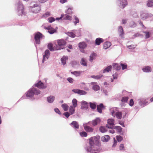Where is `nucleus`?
Here are the masks:
<instances>
[{"mask_svg":"<svg viewBox=\"0 0 153 153\" xmlns=\"http://www.w3.org/2000/svg\"><path fill=\"white\" fill-rule=\"evenodd\" d=\"M89 140L90 147L87 148V151L90 153H96V152H94L96 150L95 146L99 145V138L94 136L90 138Z\"/></svg>","mask_w":153,"mask_h":153,"instance_id":"nucleus-1","label":"nucleus"},{"mask_svg":"<svg viewBox=\"0 0 153 153\" xmlns=\"http://www.w3.org/2000/svg\"><path fill=\"white\" fill-rule=\"evenodd\" d=\"M16 6L17 8V13L18 15H25L26 14L24 11L23 5L21 1H19L16 4Z\"/></svg>","mask_w":153,"mask_h":153,"instance_id":"nucleus-2","label":"nucleus"},{"mask_svg":"<svg viewBox=\"0 0 153 153\" xmlns=\"http://www.w3.org/2000/svg\"><path fill=\"white\" fill-rule=\"evenodd\" d=\"M44 36L39 32H37L34 34V40L36 44H40V40L41 39H44Z\"/></svg>","mask_w":153,"mask_h":153,"instance_id":"nucleus-3","label":"nucleus"},{"mask_svg":"<svg viewBox=\"0 0 153 153\" xmlns=\"http://www.w3.org/2000/svg\"><path fill=\"white\" fill-rule=\"evenodd\" d=\"M29 9L31 11L35 13H37L39 12L41 10L40 7L37 4H34L33 5L30 6Z\"/></svg>","mask_w":153,"mask_h":153,"instance_id":"nucleus-4","label":"nucleus"},{"mask_svg":"<svg viewBox=\"0 0 153 153\" xmlns=\"http://www.w3.org/2000/svg\"><path fill=\"white\" fill-rule=\"evenodd\" d=\"M118 5L122 8H124L128 4L126 0H118Z\"/></svg>","mask_w":153,"mask_h":153,"instance_id":"nucleus-5","label":"nucleus"},{"mask_svg":"<svg viewBox=\"0 0 153 153\" xmlns=\"http://www.w3.org/2000/svg\"><path fill=\"white\" fill-rule=\"evenodd\" d=\"M114 120L113 119H109L107 120L108 124L106 125V127L112 128L114 124Z\"/></svg>","mask_w":153,"mask_h":153,"instance_id":"nucleus-6","label":"nucleus"},{"mask_svg":"<svg viewBox=\"0 0 153 153\" xmlns=\"http://www.w3.org/2000/svg\"><path fill=\"white\" fill-rule=\"evenodd\" d=\"M56 41L59 47H63L66 44V41L63 39H58Z\"/></svg>","mask_w":153,"mask_h":153,"instance_id":"nucleus-7","label":"nucleus"},{"mask_svg":"<svg viewBox=\"0 0 153 153\" xmlns=\"http://www.w3.org/2000/svg\"><path fill=\"white\" fill-rule=\"evenodd\" d=\"M35 86L40 89H44L47 87L46 85H44L43 83L40 81L35 84Z\"/></svg>","mask_w":153,"mask_h":153,"instance_id":"nucleus-8","label":"nucleus"},{"mask_svg":"<svg viewBox=\"0 0 153 153\" xmlns=\"http://www.w3.org/2000/svg\"><path fill=\"white\" fill-rule=\"evenodd\" d=\"M72 91L75 93L78 94L80 95H85L87 93V92L85 91L78 89H73Z\"/></svg>","mask_w":153,"mask_h":153,"instance_id":"nucleus-9","label":"nucleus"},{"mask_svg":"<svg viewBox=\"0 0 153 153\" xmlns=\"http://www.w3.org/2000/svg\"><path fill=\"white\" fill-rule=\"evenodd\" d=\"M91 84L92 85V89L95 91L99 90L100 89V86L97 85L96 82H92Z\"/></svg>","mask_w":153,"mask_h":153,"instance_id":"nucleus-10","label":"nucleus"},{"mask_svg":"<svg viewBox=\"0 0 153 153\" xmlns=\"http://www.w3.org/2000/svg\"><path fill=\"white\" fill-rule=\"evenodd\" d=\"M118 32L119 36L121 38H124V32L123 28L121 26L119 27Z\"/></svg>","mask_w":153,"mask_h":153,"instance_id":"nucleus-11","label":"nucleus"},{"mask_svg":"<svg viewBox=\"0 0 153 153\" xmlns=\"http://www.w3.org/2000/svg\"><path fill=\"white\" fill-rule=\"evenodd\" d=\"M50 55L49 51V50H47L45 52V55H43L42 60V62H44L46 59H48Z\"/></svg>","mask_w":153,"mask_h":153,"instance_id":"nucleus-12","label":"nucleus"},{"mask_svg":"<svg viewBox=\"0 0 153 153\" xmlns=\"http://www.w3.org/2000/svg\"><path fill=\"white\" fill-rule=\"evenodd\" d=\"M88 108V104L87 102L84 101H83L81 102V109H86Z\"/></svg>","mask_w":153,"mask_h":153,"instance_id":"nucleus-13","label":"nucleus"},{"mask_svg":"<svg viewBox=\"0 0 153 153\" xmlns=\"http://www.w3.org/2000/svg\"><path fill=\"white\" fill-rule=\"evenodd\" d=\"M100 119L99 118H97L95 119L92 121L91 124L93 126H96L97 124L100 123Z\"/></svg>","mask_w":153,"mask_h":153,"instance_id":"nucleus-14","label":"nucleus"},{"mask_svg":"<svg viewBox=\"0 0 153 153\" xmlns=\"http://www.w3.org/2000/svg\"><path fill=\"white\" fill-rule=\"evenodd\" d=\"M34 92L32 91V88L30 89L27 92L26 96L27 97H31L33 96Z\"/></svg>","mask_w":153,"mask_h":153,"instance_id":"nucleus-15","label":"nucleus"},{"mask_svg":"<svg viewBox=\"0 0 153 153\" xmlns=\"http://www.w3.org/2000/svg\"><path fill=\"white\" fill-rule=\"evenodd\" d=\"M46 29L48 30V32L51 34H53L56 32V30L54 29L53 28L50 26L46 27Z\"/></svg>","mask_w":153,"mask_h":153,"instance_id":"nucleus-16","label":"nucleus"},{"mask_svg":"<svg viewBox=\"0 0 153 153\" xmlns=\"http://www.w3.org/2000/svg\"><path fill=\"white\" fill-rule=\"evenodd\" d=\"M104 108V106L102 103H101L99 105L97 106V111L100 113H102V109Z\"/></svg>","mask_w":153,"mask_h":153,"instance_id":"nucleus-17","label":"nucleus"},{"mask_svg":"<svg viewBox=\"0 0 153 153\" xmlns=\"http://www.w3.org/2000/svg\"><path fill=\"white\" fill-rule=\"evenodd\" d=\"M103 41L104 40L103 39L100 38H98L95 40V44L96 45H99L101 43L103 42Z\"/></svg>","mask_w":153,"mask_h":153,"instance_id":"nucleus-18","label":"nucleus"},{"mask_svg":"<svg viewBox=\"0 0 153 153\" xmlns=\"http://www.w3.org/2000/svg\"><path fill=\"white\" fill-rule=\"evenodd\" d=\"M70 125L74 128L78 129L79 128V125L76 121H73L71 124Z\"/></svg>","mask_w":153,"mask_h":153,"instance_id":"nucleus-19","label":"nucleus"},{"mask_svg":"<svg viewBox=\"0 0 153 153\" xmlns=\"http://www.w3.org/2000/svg\"><path fill=\"white\" fill-rule=\"evenodd\" d=\"M85 130L87 132H93L94 129L92 127L88 126H84Z\"/></svg>","mask_w":153,"mask_h":153,"instance_id":"nucleus-20","label":"nucleus"},{"mask_svg":"<svg viewBox=\"0 0 153 153\" xmlns=\"http://www.w3.org/2000/svg\"><path fill=\"white\" fill-rule=\"evenodd\" d=\"M87 45V44L85 42H80L78 44L79 48H85Z\"/></svg>","mask_w":153,"mask_h":153,"instance_id":"nucleus-21","label":"nucleus"},{"mask_svg":"<svg viewBox=\"0 0 153 153\" xmlns=\"http://www.w3.org/2000/svg\"><path fill=\"white\" fill-rule=\"evenodd\" d=\"M109 139L110 137L108 135H105L101 138L103 142H107Z\"/></svg>","mask_w":153,"mask_h":153,"instance_id":"nucleus-22","label":"nucleus"},{"mask_svg":"<svg viewBox=\"0 0 153 153\" xmlns=\"http://www.w3.org/2000/svg\"><path fill=\"white\" fill-rule=\"evenodd\" d=\"M68 57L67 56H64L61 58V60L62 64L63 65H65L66 63V61L68 59Z\"/></svg>","mask_w":153,"mask_h":153,"instance_id":"nucleus-23","label":"nucleus"},{"mask_svg":"<svg viewBox=\"0 0 153 153\" xmlns=\"http://www.w3.org/2000/svg\"><path fill=\"white\" fill-rule=\"evenodd\" d=\"M115 115L117 118L120 119L122 117V112H117L115 114Z\"/></svg>","mask_w":153,"mask_h":153,"instance_id":"nucleus-24","label":"nucleus"},{"mask_svg":"<svg viewBox=\"0 0 153 153\" xmlns=\"http://www.w3.org/2000/svg\"><path fill=\"white\" fill-rule=\"evenodd\" d=\"M143 70L144 72H151V68L149 66L146 67L143 69Z\"/></svg>","mask_w":153,"mask_h":153,"instance_id":"nucleus-25","label":"nucleus"},{"mask_svg":"<svg viewBox=\"0 0 153 153\" xmlns=\"http://www.w3.org/2000/svg\"><path fill=\"white\" fill-rule=\"evenodd\" d=\"M111 45V43L109 42H106L104 44V48H109Z\"/></svg>","mask_w":153,"mask_h":153,"instance_id":"nucleus-26","label":"nucleus"},{"mask_svg":"<svg viewBox=\"0 0 153 153\" xmlns=\"http://www.w3.org/2000/svg\"><path fill=\"white\" fill-rule=\"evenodd\" d=\"M112 68V66L110 65L108 66L107 67L105 68L103 71V73H105L106 72H109L110 71Z\"/></svg>","mask_w":153,"mask_h":153,"instance_id":"nucleus-27","label":"nucleus"},{"mask_svg":"<svg viewBox=\"0 0 153 153\" xmlns=\"http://www.w3.org/2000/svg\"><path fill=\"white\" fill-rule=\"evenodd\" d=\"M55 98L54 97L51 96L47 98L48 101L49 102L51 103L53 102Z\"/></svg>","mask_w":153,"mask_h":153,"instance_id":"nucleus-28","label":"nucleus"},{"mask_svg":"<svg viewBox=\"0 0 153 153\" xmlns=\"http://www.w3.org/2000/svg\"><path fill=\"white\" fill-rule=\"evenodd\" d=\"M62 18L64 19L69 20L71 19V16L67 14H62Z\"/></svg>","mask_w":153,"mask_h":153,"instance_id":"nucleus-29","label":"nucleus"},{"mask_svg":"<svg viewBox=\"0 0 153 153\" xmlns=\"http://www.w3.org/2000/svg\"><path fill=\"white\" fill-rule=\"evenodd\" d=\"M149 17V14L147 13H143L141 15V18L143 20H145Z\"/></svg>","mask_w":153,"mask_h":153,"instance_id":"nucleus-30","label":"nucleus"},{"mask_svg":"<svg viewBox=\"0 0 153 153\" xmlns=\"http://www.w3.org/2000/svg\"><path fill=\"white\" fill-rule=\"evenodd\" d=\"M113 65L114 68L117 70H119L121 69L120 66L117 63H114Z\"/></svg>","mask_w":153,"mask_h":153,"instance_id":"nucleus-31","label":"nucleus"},{"mask_svg":"<svg viewBox=\"0 0 153 153\" xmlns=\"http://www.w3.org/2000/svg\"><path fill=\"white\" fill-rule=\"evenodd\" d=\"M32 91H33L34 94H35L36 95H38L40 93V91L39 90H37L35 88H32Z\"/></svg>","mask_w":153,"mask_h":153,"instance_id":"nucleus-32","label":"nucleus"},{"mask_svg":"<svg viewBox=\"0 0 153 153\" xmlns=\"http://www.w3.org/2000/svg\"><path fill=\"white\" fill-rule=\"evenodd\" d=\"M96 56V54L94 53H92L90 56V60L92 62L93 59L95 58Z\"/></svg>","mask_w":153,"mask_h":153,"instance_id":"nucleus-33","label":"nucleus"},{"mask_svg":"<svg viewBox=\"0 0 153 153\" xmlns=\"http://www.w3.org/2000/svg\"><path fill=\"white\" fill-rule=\"evenodd\" d=\"M103 75L101 74H100L99 75H98L97 76L93 75L91 76V77L93 78H94L97 79H99L101 78L102 76Z\"/></svg>","mask_w":153,"mask_h":153,"instance_id":"nucleus-34","label":"nucleus"},{"mask_svg":"<svg viewBox=\"0 0 153 153\" xmlns=\"http://www.w3.org/2000/svg\"><path fill=\"white\" fill-rule=\"evenodd\" d=\"M62 107L65 111H67L69 107L68 105L65 104H63L62 105Z\"/></svg>","mask_w":153,"mask_h":153,"instance_id":"nucleus-35","label":"nucleus"},{"mask_svg":"<svg viewBox=\"0 0 153 153\" xmlns=\"http://www.w3.org/2000/svg\"><path fill=\"white\" fill-rule=\"evenodd\" d=\"M77 100L75 99H74L72 101V103L73 105L74 108L76 107L77 106Z\"/></svg>","mask_w":153,"mask_h":153,"instance_id":"nucleus-36","label":"nucleus"},{"mask_svg":"<svg viewBox=\"0 0 153 153\" xmlns=\"http://www.w3.org/2000/svg\"><path fill=\"white\" fill-rule=\"evenodd\" d=\"M147 5L149 7L153 6V0H150L148 1Z\"/></svg>","mask_w":153,"mask_h":153,"instance_id":"nucleus-37","label":"nucleus"},{"mask_svg":"<svg viewBox=\"0 0 153 153\" xmlns=\"http://www.w3.org/2000/svg\"><path fill=\"white\" fill-rule=\"evenodd\" d=\"M74 107L72 106H71L70 107L69 111L71 114H73L74 112L75 109Z\"/></svg>","mask_w":153,"mask_h":153,"instance_id":"nucleus-38","label":"nucleus"},{"mask_svg":"<svg viewBox=\"0 0 153 153\" xmlns=\"http://www.w3.org/2000/svg\"><path fill=\"white\" fill-rule=\"evenodd\" d=\"M72 74H74L76 76H79L80 75L81 72L80 71H74L71 72Z\"/></svg>","mask_w":153,"mask_h":153,"instance_id":"nucleus-39","label":"nucleus"},{"mask_svg":"<svg viewBox=\"0 0 153 153\" xmlns=\"http://www.w3.org/2000/svg\"><path fill=\"white\" fill-rule=\"evenodd\" d=\"M80 63L83 65L85 66H87V63L85 59L84 58L82 59Z\"/></svg>","mask_w":153,"mask_h":153,"instance_id":"nucleus-40","label":"nucleus"},{"mask_svg":"<svg viewBox=\"0 0 153 153\" xmlns=\"http://www.w3.org/2000/svg\"><path fill=\"white\" fill-rule=\"evenodd\" d=\"M67 34L68 36L73 38L75 36V34L72 32H68Z\"/></svg>","mask_w":153,"mask_h":153,"instance_id":"nucleus-41","label":"nucleus"},{"mask_svg":"<svg viewBox=\"0 0 153 153\" xmlns=\"http://www.w3.org/2000/svg\"><path fill=\"white\" fill-rule=\"evenodd\" d=\"M100 131L102 133H104L107 130L104 126H101L100 128Z\"/></svg>","mask_w":153,"mask_h":153,"instance_id":"nucleus-42","label":"nucleus"},{"mask_svg":"<svg viewBox=\"0 0 153 153\" xmlns=\"http://www.w3.org/2000/svg\"><path fill=\"white\" fill-rule=\"evenodd\" d=\"M73 10V8H68L67 10L66 11V13L67 14H71L72 13V10Z\"/></svg>","mask_w":153,"mask_h":153,"instance_id":"nucleus-43","label":"nucleus"},{"mask_svg":"<svg viewBox=\"0 0 153 153\" xmlns=\"http://www.w3.org/2000/svg\"><path fill=\"white\" fill-rule=\"evenodd\" d=\"M140 102L141 103L144 105H146L148 103V102L146 101V100L144 99L141 100Z\"/></svg>","mask_w":153,"mask_h":153,"instance_id":"nucleus-44","label":"nucleus"},{"mask_svg":"<svg viewBox=\"0 0 153 153\" xmlns=\"http://www.w3.org/2000/svg\"><path fill=\"white\" fill-rule=\"evenodd\" d=\"M143 33L145 34L146 38V39H148L150 37V34L149 32L146 31H143Z\"/></svg>","mask_w":153,"mask_h":153,"instance_id":"nucleus-45","label":"nucleus"},{"mask_svg":"<svg viewBox=\"0 0 153 153\" xmlns=\"http://www.w3.org/2000/svg\"><path fill=\"white\" fill-rule=\"evenodd\" d=\"M128 99V97H123L121 100L122 102H127Z\"/></svg>","mask_w":153,"mask_h":153,"instance_id":"nucleus-46","label":"nucleus"},{"mask_svg":"<svg viewBox=\"0 0 153 153\" xmlns=\"http://www.w3.org/2000/svg\"><path fill=\"white\" fill-rule=\"evenodd\" d=\"M90 107L93 109H94L96 108V105L95 104L90 102Z\"/></svg>","mask_w":153,"mask_h":153,"instance_id":"nucleus-47","label":"nucleus"},{"mask_svg":"<svg viewBox=\"0 0 153 153\" xmlns=\"http://www.w3.org/2000/svg\"><path fill=\"white\" fill-rule=\"evenodd\" d=\"M80 135L82 137H86L87 136V134L86 132L85 131H82L80 132Z\"/></svg>","mask_w":153,"mask_h":153,"instance_id":"nucleus-48","label":"nucleus"},{"mask_svg":"<svg viewBox=\"0 0 153 153\" xmlns=\"http://www.w3.org/2000/svg\"><path fill=\"white\" fill-rule=\"evenodd\" d=\"M116 138L118 142H120L122 140L123 138L120 135L117 136H116Z\"/></svg>","mask_w":153,"mask_h":153,"instance_id":"nucleus-49","label":"nucleus"},{"mask_svg":"<svg viewBox=\"0 0 153 153\" xmlns=\"http://www.w3.org/2000/svg\"><path fill=\"white\" fill-rule=\"evenodd\" d=\"M75 21L74 22V25H76L77 23L79 22V20L78 18L76 16L75 17Z\"/></svg>","mask_w":153,"mask_h":153,"instance_id":"nucleus-50","label":"nucleus"},{"mask_svg":"<svg viewBox=\"0 0 153 153\" xmlns=\"http://www.w3.org/2000/svg\"><path fill=\"white\" fill-rule=\"evenodd\" d=\"M130 26L131 27H134L136 26V24L134 22L131 21L130 22Z\"/></svg>","mask_w":153,"mask_h":153,"instance_id":"nucleus-51","label":"nucleus"},{"mask_svg":"<svg viewBox=\"0 0 153 153\" xmlns=\"http://www.w3.org/2000/svg\"><path fill=\"white\" fill-rule=\"evenodd\" d=\"M48 20L49 22L52 23L55 21V19L54 18L51 17L48 19Z\"/></svg>","mask_w":153,"mask_h":153,"instance_id":"nucleus-52","label":"nucleus"},{"mask_svg":"<svg viewBox=\"0 0 153 153\" xmlns=\"http://www.w3.org/2000/svg\"><path fill=\"white\" fill-rule=\"evenodd\" d=\"M120 65L122 67L123 70H124L127 68V65L126 64L121 63Z\"/></svg>","mask_w":153,"mask_h":153,"instance_id":"nucleus-53","label":"nucleus"},{"mask_svg":"<svg viewBox=\"0 0 153 153\" xmlns=\"http://www.w3.org/2000/svg\"><path fill=\"white\" fill-rule=\"evenodd\" d=\"M129 104V105L131 106H132L134 104V102L133 99H131L130 100Z\"/></svg>","mask_w":153,"mask_h":153,"instance_id":"nucleus-54","label":"nucleus"},{"mask_svg":"<svg viewBox=\"0 0 153 153\" xmlns=\"http://www.w3.org/2000/svg\"><path fill=\"white\" fill-rule=\"evenodd\" d=\"M67 80L70 83H73L74 80V79L71 77L68 78L67 79Z\"/></svg>","mask_w":153,"mask_h":153,"instance_id":"nucleus-55","label":"nucleus"},{"mask_svg":"<svg viewBox=\"0 0 153 153\" xmlns=\"http://www.w3.org/2000/svg\"><path fill=\"white\" fill-rule=\"evenodd\" d=\"M54 111L55 112L59 114H61V112L57 108H56L54 109Z\"/></svg>","mask_w":153,"mask_h":153,"instance_id":"nucleus-56","label":"nucleus"},{"mask_svg":"<svg viewBox=\"0 0 153 153\" xmlns=\"http://www.w3.org/2000/svg\"><path fill=\"white\" fill-rule=\"evenodd\" d=\"M124 146L123 144H121L120 146V150H124Z\"/></svg>","mask_w":153,"mask_h":153,"instance_id":"nucleus-57","label":"nucleus"},{"mask_svg":"<svg viewBox=\"0 0 153 153\" xmlns=\"http://www.w3.org/2000/svg\"><path fill=\"white\" fill-rule=\"evenodd\" d=\"M48 48H53V44L51 42L49 43L48 45Z\"/></svg>","mask_w":153,"mask_h":153,"instance_id":"nucleus-58","label":"nucleus"},{"mask_svg":"<svg viewBox=\"0 0 153 153\" xmlns=\"http://www.w3.org/2000/svg\"><path fill=\"white\" fill-rule=\"evenodd\" d=\"M64 114L65 115V116L67 118H68L69 116L70 115V114L69 113L67 112L65 113H64Z\"/></svg>","mask_w":153,"mask_h":153,"instance_id":"nucleus-59","label":"nucleus"},{"mask_svg":"<svg viewBox=\"0 0 153 153\" xmlns=\"http://www.w3.org/2000/svg\"><path fill=\"white\" fill-rule=\"evenodd\" d=\"M117 141L115 140V138H114V143L112 145L113 147H115L117 145Z\"/></svg>","mask_w":153,"mask_h":153,"instance_id":"nucleus-60","label":"nucleus"},{"mask_svg":"<svg viewBox=\"0 0 153 153\" xmlns=\"http://www.w3.org/2000/svg\"><path fill=\"white\" fill-rule=\"evenodd\" d=\"M118 74L117 73H115L113 75V77L114 79H117V77Z\"/></svg>","mask_w":153,"mask_h":153,"instance_id":"nucleus-61","label":"nucleus"},{"mask_svg":"<svg viewBox=\"0 0 153 153\" xmlns=\"http://www.w3.org/2000/svg\"><path fill=\"white\" fill-rule=\"evenodd\" d=\"M141 36V35L139 33H137L135 34L134 35V36L135 37H139Z\"/></svg>","mask_w":153,"mask_h":153,"instance_id":"nucleus-62","label":"nucleus"},{"mask_svg":"<svg viewBox=\"0 0 153 153\" xmlns=\"http://www.w3.org/2000/svg\"><path fill=\"white\" fill-rule=\"evenodd\" d=\"M127 21V20L125 19H123L122 20V23L123 24H125L126 23Z\"/></svg>","mask_w":153,"mask_h":153,"instance_id":"nucleus-63","label":"nucleus"},{"mask_svg":"<svg viewBox=\"0 0 153 153\" xmlns=\"http://www.w3.org/2000/svg\"><path fill=\"white\" fill-rule=\"evenodd\" d=\"M139 24L140 25H141L142 27L143 28H146V27L144 26V25L143 24V23L141 22H140Z\"/></svg>","mask_w":153,"mask_h":153,"instance_id":"nucleus-64","label":"nucleus"}]
</instances>
